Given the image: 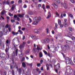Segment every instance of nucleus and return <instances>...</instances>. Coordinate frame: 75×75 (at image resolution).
<instances>
[{"mask_svg": "<svg viewBox=\"0 0 75 75\" xmlns=\"http://www.w3.org/2000/svg\"><path fill=\"white\" fill-rule=\"evenodd\" d=\"M18 4H21V3H22V0H18Z\"/></svg>", "mask_w": 75, "mask_h": 75, "instance_id": "32", "label": "nucleus"}, {"mask_svg": "<svg viewBox=\"0 0 75 75\" xmlns=\"http://www.w3.org/2000/svg\"><path fill=\"white\" fill-rule=\"evenodd\" d=\"M6 57V54L3 53H1L0 54V57L1 58L3 59H4Z\"/></svg>", "mask_w": 75, "mask_h": 75, "instance_id": "4", "label": "nucleus"}, {"mask_svg": "<svg viewBox=\"0 0 75 75\" xmlns=\"http://www.w3.org/2000/svg\"><path fill=\"white\" fill-rule=\"evenodd\" d=\"M66 69H69V70L70 71L69 73V74H72V72H73V70H72V69L70 70V69H69V67H67L66 68Z\"/></svg>", "mask_w": 75, "mask_h": 75, "instance_id": "6", "label": "nucleus"}, {"mask_svg": "<svg viewBox=\"0 0 75 75\" xmlns=\"http://www.w3.org/2000/svg\"><path fill=\"white\" fill-rule=\"evenodd\" d=\"M25 36H23V38H22L23 40H25Z\"/></svg>", "mask_w": 75, "mask_h": 75, "instance_id": "53", "label": "nucleus"}, {"mask_svg": "<svg viewBox=\"0 0 75 75\" xmlns=\"http://www.w3.org/2000/svg\"><path fill=\"white\" fill-rule=\"evenodd\" d=\"M18 32H19V33H20V34H22L23 33V31H21V30H18Z\"/></svg>", "mask_w": 75, "mask_h": 75, "instance_id": "29", "label": "nucleus"}, {"mask_svg": "<svg viewBox=\"0 0 75 75\" xmlns=\"http://www.w3.org/2000/svg\"><path fill=\"white\" fill-rule=\"evenodd\" d=\"M6 18H7V22H8V20H10V17L8 16H7Z\"/></svg>", "mask_w": 75, "mask_h": 75, "instance_id": "41", "label": "nucleus"}, {"mask_svg": "<svg viewBox=\"0 0 75 75\" xmlns=\"http://www.w3.org/2000/svg\"><path fill=\"white\" fill-rule=\"evenodd\" d=\"M12 74L13 75H14V71L13 70H12Z\"/></svg>", "mask_w": 75, "mask_h": 75, "instance_id": "54", "label": "nucleus"}, {"mask_svg": "<svg viewBox=\"0 0 75 75\" xmlns=\"http://www.w3.org/2000/svg\"><path fill=\"white\" fill-rule=\"evenodd\" d=\"M19 48L21 50L22 49H23V48H24V46L22 45H20L19 46Z\"/></svg>", "mask_w": 75, "mask_h": 75, "instance_id": "12", "label": "nucleus"}, {"mask_svg": "<svg viewBox=\"0 0 75 75\" xmlns=\"http://www.w3.org/2000/svg\"><path fill=\"white\" fill-rule=\"evenodd\" d=\"M25 30V28H22V31H24Z\"/></svg>", "mask_w": 75, "mask_h": 75, "instance_id": "60", "label": "nucleus"}, {"mask_svg": "<svg viewBox=\"0 0 75 75\" xmlns=\"http://www.w3.org/2000/svg\"><path fill=\"white\" fill-rule=\"evenodd\" d=\"M66 43H67V44H71L72 43V42L71 41L67 40L66 41Z\"/></svg>", "mask_w": 75, "mask_h": 75, "instance_id": "20", "label": "nucleus"}, {"mask_svg": "<svg viewBox=\"0 0 75 75\" xmlns=\"http://www.w3.org/2000/svg\"><path fill=\"white\" fill-rule=\"evenodd\" d=\"M22 67L24 68H25V67H26V64H25V63L24 62L22 63Z\"/></svg>", "mask_w": 75, "mask_h": 75, "instance_id": "16", "label": "nucleus"}, {"mask_svg": "<svg viewBox=\"0 0 75 75\" xmlns=\"http://www.w3.org/2000/svg\"><path fill=\"white\" fill-rule=\"evenodd\" d=\"M30 50H27L25 52V54H28L30 52Z\"/></svg>", "mask_w": 75, "mask_h": 75, "instance_id": "24", "label": "nucleus"}, {"mask_svg": "<svg viewBox=\"0 0 75 75\" xmlns=\"http://www.w3.org/2000/svg\"><path fill=\"white\" fill-rule=\"evenodd\" d=\"M33 52L34 53H35V52H37V50H36V48H33Z\"/></svg>", "mask_w": 75, "mask_h": 75, "instance_id": "25", "label": "nucleus"}, {"mask_svg": "<svg viewBox=\"0 0 75 75\" xmlns=\"http://www.w3.org/2000/svg\"><path fill=\"white\" fill-rule=\"evenodd\" d=\"M10 1H9V0H8V1H6V4H8V5H9V4H10Z\"/></svg>", "mask_w": 75, "mask_h": 75, "instance_id": "27", "label": "nucleus"}, {"mask_svg": "<svg viewBox=\"0 0 75 75\" xmlns=\"http://www.w3.org/2000/svg\"><path fill=\"white\" fill-rule=\"evenodd\" d=\"M46 66L47 67V70H49V69H50V67H49V65H48V64H47Z\"/></svg>", "mask_w": 75, "mask_h": 75, "instance_id": "33", "label": "nucleus"}, {"mask_svg": "<svg viewBox=\"0 0 75 75\" xmlns=\"http://www.w3.org/2000/svg\"><path fill=\"white\" fill-rule=\"evenodd\" d=\"M44 53L45 54V55H47V52H46V51H45V50H43V51Z\"/></svg>", "mask_w": 75, "mask_h": 75, "instance_id": "43", "label": "nucleus"}, {"mask_svg": "<svg viewBox=\"0 0 75 75\" xmlns=\"http://www.w3.org/2000/svg\"><path fill=\"white\" fill-rule=\"evenodd\" d=\"M18 71L19 74H21V71L23 72V74H24V69L23 68V67L20 68L18 69Z\"/></svg>", "mask_w": 75, "mask_h": 75, "instance_id": "2", "label": "nucleus"}, {"mask_svg": "<svg viewBox=\"0 0 75 75\" xmlns=\"http://www.w3.org/2000/svg\"><path fill=\"white\" fill-rule=\"evenodd\" d=\"M25 61V57H23L22 58L21 61L23 62V61Z\"/></svg>", "mask_w": 75, "mask_h": 75, "instance_id": "46", "label": "nucleus"}, {"mask_svg": "<svg viewBox=\"0 0 75 75\" xmlns=\"http://www.w3.org/2000/svg\"><path fill=\"white\" fill-rule=\"evenodd\" d=\"M41 29L40 28L38 29V33H40L41 31Z\"/></svg>", "mask_w": 75, "mask_h": 75, "instance_id": "26", "label": "nucleus"}, {"mask_svg": "<svg viewBox=\"0 0 75 75\" xmlns=\"http://www.w3.org/2000/svg\"><path fill=\"white\" fill-rule=\"evenodd\" d=\"M16 7V6L15 5H13V6L12 7L11 10H14V8Z\"/></svg>", "mask_w": 75, "mask_h": 75, "instance_id": "34", "label": "nucleus"}, {"mask_svg": "<svg viewBox=\"0 0 75 75\" xmlns=\"http://www.w3.org/2000/svg\"><path fill=\"white\" fill-rule=\"evenodd\" d=\"M35 21L32 23V24L33 25H37L38 24V22L40 21H41V18L40 17H36L35 18Z\"/></svg>", "mask_w": 75, "mask_h": 75, "instance_id": "1", "label": "nucleus"}, {"mask_svg": "<svg viewBox=\"0 0 75 75\" xmlns=\"http://www.w3.org/2000/svg\"><path fill=\"white\" fill-rule=\"evenodd\" d=\"M11 23H14V22H15V20H11Z\"/></svg>", "mask_w": 75, "mask_h": 75, "instance_id": "59", "label": "nucleus"}, {"mask_svg": "<svg viewBox=\"0 0 75 75\" xmlns=\"http://www.w3.org/2000/svg\"><path fill=\"white\" fill-rule=\"evenodd\" d=\"M59 25H60V27L61 28H62V27H63V25H62V24H61Z\"/></svg>", "mask_w": 75, "mask_h": 75, "instance_id": "62", "label": "nucleus"}, {"mask_svg": "<svg viewBox=\"0 0 75 75\" xmlns=\"http://www.w3.org/2000/svg\"><path fill=\"white\" fill-rule=\"evenodd\" d=\"M12 34H13V35H15V33L14 32H13V31L12 32Z\"/></svg>", "mask_w": 75, "mask_h": 75, "instance_id": "52", "label": "nucleus"}, {"mask_svg": "<svg viewBox=\"0 0 75 75\" xmlns=\"http://www.w3.org/2000/svg\"><path fill=\"white\" fill-rule=\"evenodd\" d=\"M18 40V39L17 38H14L13 39V41H17Z\"/></svg>", "mask_w": 75, "mask_h": 75, "instance_id": "44", "label": "nucleus"}, {"mask_svg": "<svg viewBox=\"0 0 75 75\" xmlns=\"http://www.w3.org/2000/svg\"><path fill=\"white\" fill-rule=\"evenodd\" d=\"M56 1L58 3H60V0H56Z\"/></svg>", "mask_w": 75, "mask_h": 75, "instance_id": "58", "label": "nucleus"}, {"mask_svg": "<svg viewBox=\"0 0 75 75\" xmlns=\"http://www.w3.org/2000/svg\"><path fill=\"white\" fill-rule=\"evenodd\" d=\"M26 73L28 74V75H29V74H31V73L29 71V70L28 69V71L26 72Z\"/></svg>", "mask_w": 75, "mask_h": 75, "instance_id": "37", "label": "nucleus"}, {"mask_svg": "<svg viewBox=\"0 0 75 75\" xmlns=\"http://www.w3.org/2000/svg\"><path fill=\"white\" fill-rule=\"evenodd\" d=\"M65 74L66 75H68V72H67V70L65 72Z\"/></svg>", "mask_w": 75, "mask_h": 75, "instance_id": "57", "label": "nucleus"}, {"mask_svg": "<svg viewBox=\"0 0 75 75\" xmlns=\"http://www.w3.org/2000/svg\"><path fill=\"white\" fill-rule=\"evenodd\" d=\"M18 49H17L16 51V55L17 56V53L18 52Z\"/></svg>", "mask_w": 75, "mask_h": 75, "instance_id": "56", "label": "nucleus"}, {"mask_svg": "<svg viewBox=\"0 0 75 75\" xmlns=\"http://www.w3.org/2000/svg\"><path fill=\"white\" fill-rule=\"evenodd\" d=\"M9 50V46L7 45L6 46V48L5 50L6 52L7 53L8 52Z\"/></svg>", "mask_w": 75, "mask_h": 75, "instance_id": "10", "label": "nucleus"}, {"mask_svg": "<svg viewBox=\"0 0 75 75\" xmlns=\"http://www.w3.org/2000/svg\"><path fill=\"white\" fill-rule=\"evenodd\" d=\"M14 67L16 68L17 69H18V67L16 64H15V65L14 66Z\"/></svg>", "mask_w": 75, "mask_h": 75, "instance_id": "47", "label": "nucleus"}, {"mask_svg": "<svg viewBox=\"0 0 75 75\" xmlns=\"http://www.w3.org/2000/svg\"><path fill=\"white\" fill-rule=\"evenodd\" d=\"M6 44H10V41H8V40H7L6 42Z\"/></svg>", "mask_w": 75, "mask_h": 75, "instance_id": "42", "label": "nucleus"}, {"mask_svg": "<svg viewBox=\"0 0 75 75\" xmlns=\"http://www.w3.org/2000/svg\"><path fill=\"white\" fill-rule=\"evenodd\" d=\"M58 24L59 25H60V24H61V21L59 19H58Z\"/></svg>", "mask_w": 75, "mask_h": 75, "instance_id": "28", "label": "nucleus"}, {"mask_svg": "<svg viewBox=\"0 0 75 75\" xmlns=\"http://www.w3.org/2000/svg\"><path fill=\"white\" fill-rule=\"evenodd\" d=\"M71 18H73V15L71 14H69L68 15Z\"/></svg>", "mask_w": 75, "mask_h": 75, "instance_id": "31", "label": "nucleus"}, {"mask_svg": "<svg viewBox=\"0 0 75 75\" xmlns=\"http://www.w3.org/2000/svg\"><path fill=\"white\" fill-rule=\"evenodd\" d=\"M69 30L70 31H72V29L71 28H69Z\"/></svg>", "mask_w": 75, "mask_h": 75, "instance_id": "50", "label": "nucleus"}, {"mask_svg": "<svg viewBox=\"0 0 75 75\" xmlns=\"http://www.w3.org/2000/svg\"><path fill=\"white\" fill-rule=\"evenodd\" d=\"M70 1L72 3L74 4V3H75V0H70Z\"/></svg>", "mask_w": 75, "mask_h": 75, "instance_id": "35", "label": "nucleus"}, {"mask_svg": "<svg viewBox=\"0 0 75 75\" xmlns=\"http://www.w3.org/2000/svg\"><path fill=\"white\" fill-rule=\"evenodd\" d=\"M42 8H43V10H45V4H43L42 6Z\"/></svg>", "mask_w": 75, "mask_h": 75, "instance_id": "30", "label": "nucleus"}, {"mask_svg": "<svg viewBox=\"0 0 75 75\" xmlns=\"http://www.w3.org/2000/svg\"><path fill=\"white\" fill-rule=\"evenodd\" d=\"M2 45H3V48H4L5 45L3 43H2V42H1V41H0V45H1V46Z\"/></svg>", "mask_w": 75, "mask_h": 75, "instance_id": "14", "label": "nucleus"}, {"mask_svg": "<svg viewBox=\"0 0 75 75\" xmlns=\"http://www.w3.org/2000/svg\"><path fill=\"white\" fill-rule=\"evenodd\" d=\"M29 20L30 21L29 22V23H31L32 22V20H31V18H29Z\"/></svg>", "mask_w": 75, "mask_h": 75, "instance_id": "38", "label": "nucleus"}, {"mask_svg": "<svg viewBox=\"0 0 75 75\" xmlns=\"http://www.w3.org/2000/svg\"><path fill=\"white\" fill-rule=\"evenodd\" d=\"M17 16L16 15H14V18H17Z\"/></svg>", "mask_w": 75, "mask_h": 75, "instance_id": "63", "label": "nucleus"}, {"mask_svg": "<svg viewBox=\"0 0 75 75\" xmlns=\"http://www.w3.org/2000/svg\"><path fill=\"white\" fill-rule=\"evenodd\" d=\"M17 16L19 17H20L21 18H23V17H24V14H18Z\"/></svg>", "mask_w": 75, "mask_h": 75, "instance_id": "8", "label": "nucleus"}, {"mask_svg": "<svg viewBox=\"0 0 75 75\" xmlns=\"http://www.w3.org/2000/svg\"><path fill=\"white\" fill-rule=\"evenodd\" d=\"M64 7L65 8H67V4H66V3H64Z\"/></svg>", "mask_w": 75, "mask_h": 75, "instance_id": "22", "label": "nucleus"}, {"mask_svg": "<svg viewBox=\"0 0 75 75\" xmlns=\"http://www.w3.org/2000/svg\"><path fill=\"white\" fill-rule=\"evenodd\" d=\"M23 8H27V5L25 4L23 6Z\"/></svg>", "mask_w": 75, "mask_h": 75, "instance_id": "61", "label": "nucleus"}, {"mask_svg": "<svg viewBox=\"0 0 75 75\" xmlns=\"http://www.w3.org/2000/svg\"><path fill=\"white\" fill-rule=\"evenodd\" d=\"M34 32L35 33H38V29H35L34 31Z\"/></svg>", "mask_w": 75, "mask_h": 75, "instance_id": "36", "label": "nucleus"}, {"mask_svg": "<svg viewBox=\"0 0 75 75\" xmlns=\"http://www.w3.org/2000/svg\"><path fill=\"white\" fill-rule=\"evenodd\" d=\"M52 5L54 6V8H57L58 7V5L56 3H54L53 4H52Z\"/></svg>", "mask_w": 75, "mask_h": 75, "instance_id": "5", "label": "nucleus"}, {"mask_svg": "<svg viewBox=\"0 0 75 75\" xmlns=\"http://www.w3.org/2000/svg\"><path fill=\"white\" fill-rule=\"evenodd\" d=\"M37 50H42V47L41 48H40V45H37Z\"/></svg>", "mask_w": 75, "mask_h": 75, "instance_id": "11", "label": "nucleus"}, {"mask_svg": "<svg viewBox=\"0 0 75 75\" xmlns=\"http://www.w3.org/2000/svg\"><path fill=\"white\" fill-rule=\"evenodd\" d=\"M43 59H41V60H40V64H42V62H43Z\"/></svg>", "mask_w": 75, "mask_h": 75, "instance_id": "48", "label": "nucleus"}, {"mask_svg": "<svg viewBox=\"0 0 75 75\" xmlns=\"http://www.w3.org/2000/svg\"><path fill=\"white\" fill-rule=\"evenodd\" d=\"M31 37L33 40H35V39H36V36L34 35H31Z\"/></svg>", "mask_w": 75, "mask_h": 75, "instance_id": "17", "label": "nucleus"}, {"mask_svg": "<svg viewBox=\"0 0 75 75\" xmlns=\"http://www.w3.org/2000/svg\"><path fill=\"white\" fill-rule=\"evenodd\" d=\"M8 24H7L6 25V26H5V28H8Z\"/></svg>", "mask_w": 75, "mask_h": 75, "instance_id": "64", "label": "nucleus"}, {"mask_svg": "<svg viewBox=\"0 0 75 75\" xmlns=\"http://www.w3.org/2000/svg\"><path fill=\"white\" fill-rule=\"evenodd\" d=\"M41 42H42V43H45V40H42L41 41Z\"/></svg>", "mask_w": 75, "mask_h": 75, "instance_id": "55", "label": "nucleus"}, {"mask_svg": "<svg viewBox=\"0 0 75 75\" xmlns=\"http://www.w3.org/2000/svg\"><path fill=\"white\" fill-rule=\"evenodd\" d=\"M62 47H64V48H69V46L68 45H63Z\"/></svg>", "mask_w": 75, "mask_h": 75, "instance_id": "18", "label": "nucleus"}, {"mask_svg": "<svg viewBox=\"0 0 75 75\" xmlns=\"http://www.w3.org/2000/svg\"><path fill=\"white\" fill-rule=\"evenodd\" d=\"M49 40L48 38L47 39H46L45 40V43H47V42H49Z\"/></svg>", "mask_w": 75, "mask_h": 75, "instance_id": "21", "label": "nucleus"}, {"mask_svg": "<svg viewBox=\"0 0 75 75\" xmlns=\"http://www.w3.org/2000/svg\"><path fill=\"white\" fill-rule=\"evenodd\" d=\"M43 56V55L42 54V53L41 52H40L39 53V57L40 58H42V57Z\"/></svg>", "mask_w": 75, "mask_h": 75, "instance_id": "19", "label": "nucleus"}, {"mask_svg": "<svg viewBox=\"0 0 75 75\" xmlns=\"http://www.w3.org/2000/svg\"><path fill=\"white\" fill-rule=\"evenodd\" d=\"M65 59L66 64H69V62H70V60H71L69 58L67 57L65 58Z\"/></svg>", "mask_w": 75, "mask_h": 75, "instance_id": "3", "label": "nucleus"}, {"mask_svg": "<svg viewBox=\"0 0 75 75\" xmlns=\"http://www.w3.org/2000/svg\"><path fill=\"white\" fill-rule=\"evenodd\" d=\"M5 13H6V12L5 10H3L1 12V14L2 15H4Z\"/></svg>", "mask_w": 75, "mask_h": 75, "instance_id": "13", "label": "nucleus"}, {"mask_svg": "<svg viewBox=\"0 0 75 75\" xmlns=\"http://www.w3.org/2000/svg\"><path fill=\"white\" fill-rule=\"evenodd\" d=\"M69 64H71L72 65H74V63H73L72 61V60L71 59L70 60V62H69Z\"/></svg>", "mask_w": 75, "mask_h": 75, "instance_id": "15", "label": "nucleus"}, {"mask_svg": "<svg viewBox=\"0 0 75 75\" xmlns=\"http://www.w3.org/2000/svg\"><path fill=\"white\" fill-rule=\"evenodd\" d=\"M51 17V13L50 12H49L48 14L47 17L46 18L47 19L50 18Z\"/></svg>", "mask_w": 75, "mask_h": 75, "instance_id": "7", "label": "nucleus"}, {"mask_svg": "<svg viewBox=\"0 0 75 75\" xmlns=\"http://www.w3.org/2000/svg\"><path fill=\"white\" fill-rule=\"evenodd\" d=\"M35 13H36V11H35L34 13L32 11H30L28 13V14L29 15H33V14H34H34H35Z\"/></svg>", "mask_w": 75, "mask_h": 75, "instance_id": "9", "label": "nucleus"}, {"mask_svg": "<svg viewBox=\"0 0 75 75\" xmlns=\"http://www.w3.org/2000/svg\"><path fill=\"white\" fill-rule=\"evenodd\" d=\"M26 44V42H23V44H22V45H23L25 46V44Z\"/></svg>", "mask_w": 75, "mask_h": 75, "instance_id": "39", "label": "nucleus"}, {"mask_svg": "<svg viewBox=\"0 0 75 75\" xmlns=\"http://www.w3.org/2000/svg\"><path fill=\"white\" fill-rule=\"evenodd\" d=\"M16 20L17 21H20V18L18 17H17L16 18Z\"/></svg>", "mask_w": 75, "mask_h": 75, "instance_id": "51", "label": "nucleus"}, {"mask_svg": "<svg viewBox=\"0 0 75 75\" xmlns=\"http://www.w3.org/2000/svg\"><path fill=\"white\" fill-rule=\"evenodd\" d=\"M3 36V33H2V32H0V37Z\"/></svg>", "mask_w": 75, "mask_h": 75, "instance_id": "45", "label": "nucleus"}, {"mask_svg": "<svg viewBox=\"0 0 75 75\" xmlns=\"http://www.w3.org/2000/svg\"><path fill=\"white\" fill-rule=\"evenodd\" d=\"M9 16H11H11H13L14 15H13V14H11V13H9V14H8Z\"/></svg>", "mask_w": 75, "mask_h": 75, "instance_id": "40", "label": "nucleus"}, {"mask_svg": "<svg viewBox=\"0 0 75 75\" xmlns=\"http://www.w3.org/2000/svg\"><path fill=\"white\" fill-rule=\"evenodd\" d=\"M46 30L47 34H50V30H49L48 29H46Z\"/></svg>", "mask_w": 75, "mask_h": 75, "instance_id": "23", "label": "nucleus"}, {"mask_svg": "<svg viewBox=\"0 0 75 75\" xmlns=\"http://www.w3.org/2000/svg\"><path fill=\"white\" fill-rule=\"evenodd\" d=\"M37 67H40L41 66V64L40 63H38L37 64Z\"/></svg>", "mask_w": 75, "mask_h": 75, "instance_id": "49", "label": "nucleus"}]
</instances>
